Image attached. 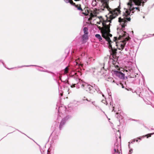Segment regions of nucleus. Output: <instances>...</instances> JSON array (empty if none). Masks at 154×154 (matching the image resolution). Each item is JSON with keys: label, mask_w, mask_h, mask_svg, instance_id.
Here are the masks:
<instances>
[{"label": "nucleus", "mask_w": 154, "mask_h": 154, "mask_svg": "<svg viewBox=\"0 0 154 154\" xmlns=\"http://www.w3.org/2000/svg\"><path fill=\"white\" fill-rule=\"evenodd\" d=\"M104 7L109 11V14H108V15L109 14L110 15L109 16V17L107 15L106 16V19L105 20L103 19L102 17H98L100 19V20L99 22H97V23L98 24H100V23H101L102 24L101 26H99L98 25L97 26L99 30L100 31L102 36L108 42L109 44V48L111 49V54L112 55L113 57L114 58V57L116 56L117 54V49H113L112 47V43H113V42H112L110 40L109 37V36L111 37L112 36L111 34L109 33L110 25V23H111V20L115 18L120 14L121 11L120 10V8L119 7L112 11H110V8L107 4L105 5Z\"/></svg>", "instance_id": "f257e3e1"}, {"label": "nucleus", "mask_w": 154, "mask_h": 154, "mask_svg": "<svg viewBox=\"0 0 154 154\" xmlns=\"http://www.w3.org/2000/svg\"><path fill=\"white\" fill-rule=\"evenodd\" d=\"M146 2V0H144ZM143 0H130L129 2L128 3V5H130L129 8L130 11L127 10L125 12L123 13L122 16V17H119V22L120 23L122 28H124L127 26V21H131V18L128 17V16L130 15V12L132 11L133 13H134V10L136 9L138 10V11H140V10L139 7L132 8L131 7L133 5L132 2L133 1L136 5L140 6L141 5V4L142 3V5L143 6L145 2H142Z\"/></svg>", "instance_id": "f03ea898"}, {"label": "nucleus", "mask_w": 154, "mask_h": 154, "mask_svg": "<svg viewBox=\"0 0 154 154\" xmlns=\"http://www.w3.org/2000/svg\"><path fill=\"white\" fill-rule=\"evenodd\" d=\"M128 40V39L126 37L125 39L122 42H120L118 43L117 42H116L115 44H116V46H117V48L119 50H122L125 47L126 44V41Z\"/></svg>", "instance_id": "7ed1b4c3"}, {"label": "nucleus", "mask_w": 154, "mask_h": 154, "mask_svg": "<svg viewBox=\"0 0 154 154\" xmlns=\"http://www.w3.org/2000/svg\"><path fill=\"white\" fill-rule=\"evenodd\" d=\"M126 33L125 32H123V35H120L119 36V37L118 38V39L119 40H120L121 38L123 37H125V33ZM118 40V38H117V37H115L114 38V39H113V43H112V47L113 48V49H116L117 50V48H115L114 47L113 48L112 46L113 45H116V44H115V43L116 42V41L117 40Z\"/></svg>", "instance_id": "20e7f679"}, {"label": "nucleus", "mask_w": 154, "mask_h": 154, "mask_svg": "<svg viewBox=\"0 0 154 154\" xmlns=\"http://www.w3.org/2000/svg\"><path fill=\"white\" fill-rule=\"evenodd\" d=\"M114 73L117 76L121 79H124L125 78V75L124 73H122L120 71H114Z\"/></svg>", "instance_id": "39448f33"}, {"label": "nucleus", "mask_w": 154, "mask_h": 154, "mask_svg": "<svg viewBox=\"0 0 154 154\" xmlns=\"http://www.w3.org/2000/svg\"><path fill=\"white\" fill-rule=\"evenodd\" d=\"M69 118L68 116H67L62 119L59 126V128L60 130H61L63 126L65 124L66 121Z\"/></svg>", "instance_id": "423d86ee"}, {"label": "nucleus", "mask_w": 154, "mask_h": 154, "mask_svg": "<svg viewBox=\"0 0 154 154\" xmlns=\"http://www.w3.org/2000/svg\"><path fill=\"white\" fill-rule=\"evenodd\" d=\"M98 11L97 10H94L93 13L91 12L90 13V17L88 18V20H92V18L96 16L99 13Z\"/></svg>", "instance_id": "0eeeda50"}, {"label": "nucleus", "mask_w": 154, "mask_h": 154, "mask_svg": "<svg viewBox=\"0 0 154 154\" xmlns=\"http://www.w3.org/2000/svg\"><path fill=\"white\" fill-rule=\"evenodd\" d=\"M83 10V11H82V14L85 15H87L90 13V11L88 10L87 8H84Z\"/></svg>", "instance_id": "6e6552de"}, {"label": "nucleus", "mask_w": 154, "mask_h": 154, "mask_svg": "<svg viewBox=\"0 0 154 154\" xmlns=\"http://www.w3.org/2000/svg\"><path fill=\"white\" fill-rule=\"evenodd\" d=\"M91 88H92L93 87L91 86L90 85H89L87 84V86H86V87L85 88V90L86 91H90L91 90Z\"/></svg>", "instance_id": "1a4fd4ad"}, {"label": "nucleus", "mask_w": 154, "mask_h": 154, "mask_svg": "<svg viewBox=\"0 0 154 154\" xmlns=\"http://www.w3.org/2000/svg\"><path fill=\"white\" fill-rule=\"evenodd\" d=\"M118 146H115L114 147V150L115 153H117V154H119L120 152H119V150H118Z\"/></svg>", "instance_id": "9d476101"}, {"label": "nucleus", "mask_w": 154, "mask_h": 154, "mask_svg": "<svg viewBox=\"0 0 154 154\" xmlns=\"http://www.w3.org/2000/svg\"><path fill=\"white\" fill-rule=\"evenodd\" d=\"M75 6L76 7L78 10L81 11H83V9L81 8L80 5H75Z\"/></svg>", "instance_id": "9b49d317"}, {"label": "nucleus", "mask_w": 154, "mask_h": 154, "mask_svg": "<svg viewBox=\"0 0 154 154\" xmlns=\"http://www.w3.org/2000/svg\"><path fill=\"white\" fill-rule=\"evenodd\" d=\"M66 3H70L72 5L75 6L76 4L75 3H74L72 0H66Z\"/></svg>", "instance_id": "f8f14e48"}, {"label": "nucleus", "mask_w": 154, "mask_h": 154, "mask_svg": "<svg viewBox=\"0 0 154 154\" xmlns=\"http://www.w3.org/2000/svg\"><path fill=\"white\" fill-rule=\"evenodd\" d=\"M82 75L81 72H80L78 71L77 72H75L74 75L75 76H76L77 78H79V75Z\"/></svg>", "instance_id": "ddd939ff"}, {"label": "nucleus", "mask_w": 154, "mask_h": 154, "mask_svg": "<svg viewBox=\"0 0 154 154\" xmlns=\"http://www.w3.org/2000/svg\"><path fill=\"white\" fill-rule=\"evenodd\" d=\"M88 29L86 27H85L83 29V31L84 34H88Z\"/></svg>", "instance_id": "4468645a"}, {"label": "nucleus", "mask_w": 154, "mask_h": 154, "mask_svg": "<svg viewBox=\"0 0 154 154\" xmlns=\"http://www.w3.org/2000/svg\"><path fill=\"white\" fill-rule=\"evenodd\" d=\"M95 36L100 41H101L102 40V38L100 35L97 34L95 35Z\"/></svg>", "instance_id": "2eb2a0df"}, {"label": "nucleus", "mask_w": 154, "mask_h": 154, "mask_svg": "<svg viewBox=\"0 0 154 154\" xmlns=\"http://www.w3.org/2000/svg\"><path fill=\"white\" fill-rule=\"evenodd\" d=\"M87 83H85L82 84L81 85V88L84 90H85V88L86 87V86H87Z\"/></svg>", "instance_id": "dca6fc26"}, {"label": "nucleus", "mask_w": 154, "mask_h": 154, "mask_svg": "<svg viewBox=\"0 0 154 154\" xmlns=\"http://www.w3.org/2000/svg\"><path fill=\"white\" fill-rule=\"evenodd\" d=\"M97 4V2L96 0L93 1L92 3V5L93 6H95Z\"/></svg>", "instance_id": "f3484780"}, {"label": "nucleus", "mask_w": 154, "mask_h": 154, "mask_svg": "<svg viewBox=\"0 0 154 154\" xmlns=\"http://www.w3.org/2000/svg\"><path fill=\"white\" fill-rule=\"evenodd\" d=\"M87 34H84L83 36V39L84 40L88 39Z\"/></svg>", "instance_id": "a211bd4d"}, {"label": "nucleus", "mask_w": 154, "mask_h": 154, "mask_svg": "<svg viewBox=\"0 0 154 154\" xmlns=\"http://www.w3.org/2000/svg\"><path fill=\"white\" fill-rule=\"evenodd\" d=\"M68 67H66L65 69L64 73H67L68 72Z\"/></svg>", "instance_id": "6ab92c4d"}, {"label": "nucleus", "mask_w": 154, "mask_h": 154, "mask_svg": "<svg viewBox=\"0 0 154 154\" xmlns=\"http://www.w3.org/2000/svg\"><path fill=\"white\" fill-rule=\"evenodd\" d=\"M146 134L145 136L147 138H148L149 137H151V135L152 134Z\"/></svg>", "instance_id": "aec40b11"}, {"label": "nucleus", "mask_w": 154, "mask_h": 154, "mask_svg": "<svg viewBox=\"0 0 154 154\" xmlns=\"http://www.w3.org/2000/svg\"><path fill=\"white\" fill-rule=\"evenodd\" d=\"M75 84L72 85H71V87L72 88H74L75 87Z\"/></svg>", "instance_id": "412c9836"}, {"label": "nucleus", "mask_w": 154, "mask_h": 154, "mask_svg": "<svg viewBox=\"0 0 154 154\" xmlns=\"http://www.w3.org/2000/svg\"><path fill=\"white\" fill-rule=\"evenodd\" d=\"M130 78H136V75H135L134 77V76H131L130 75Z\"/></svg>", "instance_id": "4be33fe9"}, {"label": "nucleus", "mask_w": 154, "mask_h": 154, "mask_svg": "<svg viewBox=\"0 0 154 154\" xmlns=\"http://www.w3.org/2000/svg\"><path fill=\"white\" fill-rule=\"evenodd\" d=\"M109 79H111V80L112 81V82H115V81L112 78H110Z\"/></svg>", "instance_id": "5701e85b"}, {"label": "nucleus", "mask_w": 154, "mask_h": 154, "mask_svg": "<svg viewBox=\"0 0 154 154\" xmlns=\"http://www.w3.org/2000/svg\"><path fill=\"white\" fill-rule=\"evenodd\" d=\"M129 74H130V72H131V71H132V70L131 69H129Z\"/></svg>", "instance_id": "b1692460"}, {"label": "nucleus", "mask_w": 154, "mask_h": 154, "mask_svg": "<svg viewBox=\"0 0 154 154\" xmlns=\"http://www.w3.org/2000/svg\"><path fill=\"white\" fill-rule=\"evenodd\" d=\"M133 151V150H132V149H130V150H129V152H130V153H132V152Z\"/></svg>", "instance_id": "393cba45"}, {"label": "nucleus", "mask_w": 154, "mask_h": 154, "mask_svg": "<svg viewBox=\"0 0 154 154\" xmlns=\"http://www.w3.org/2000/svg\"><path fill=\"white\" fill-rule=\"evenodd\" d=\"M125 71V72H128V71L127 70H124V72Z\"/></svg>", "instance_id": "a878e982"}, {"label": "nucleus", "mask_w": 154, "mask_h": 154, "mask_svg": "<svg viewBox=\"0 0 154 154\" xmlns=\"http://www.w3.org/2000/svg\"><path fill=\"white\" fill-rule=\"evenodd\" d=\"M67 83L68 84H69V81H67Z\"/></svg>", "instance_id": "bb28decb"}, {"label": "nucleus", "mask_w": 154, "mask_h": 154, "mask_svg": "<svg viewBox=\"0 0 154 154\" xmlns=\"http://www.w3.org/2000/svg\"><path fill=\"white\" fill-rule=\"evenodd\" d=\"M131 153H130L129 152V154H131Z\"/></svg>", "instance_id": "cd10ccee"}, {"label": "nucleus", "mask_w": 154, "mask_h": 154, "mask_svg": "<svg viewBox=\"0 0 154 154\" xmlns=\"http://www.w3.org/2000/svg\"><path fill=\"white\" fill-rule=\"evenodd\" d=\"M136 142H137L138 141V140H136Z\"/></svg>", "instance_id": "c85d7f7f"}, {"label": "nucleus", "mask_w": 154, "mask_h": 154, "mask_svg": "<svg viewBox=\"0 0 154 154\" xmlns=\"http://www.w3.org/2000/svg\"><path fill=\"white\" fill-rule=\"evenodd\" d=\"M62 94H61V95H62Z\"/></svg>", "instance_id": "c756f323"}, {"label": "nucleus", "mask_w": 154, "mask_h": 154, "mask_svg": "<svg viewBox=\"0 0 154 154\" xmlns=\"http://www.w3.org/2000/svg\"><path fill=\"white\" fill-rule=\"evenodd\" d=\"M65 0V1L66 2V0Z\"/></svg>", "instance_id": "7c9ffc66"}]
</instances>
